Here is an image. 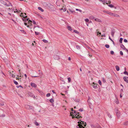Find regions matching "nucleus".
Wrapping results in <instances>:
<instances>
[{
	"label": "nucleus",
	"mask_w": 128,
	"mask_h": 128,
	"mask_svg": "<svg viewBox=\"0 0 128 128\" xmlns=\"http://www.w3.org/2000/svg\"><path fill=\"white\" fill-rule=\"evenodd\" d=\"M30 85L36 88L37 86L34 83L31 82L30 84Z\"/></svg>",
	"instance_id": "0eeeda50"
},
{
	"label": "nucleus",
	"mask_w": 128,
	"mask_h": 128,
	"mask_svg": "<svg viewBox=\"0 0 128 128\" xmlns=\"http://www.w3.org/2000/svg\"><path fill=\"white\" fill-rule=\"evenodd\" d=\"M102 81L104 83H105L106 82V80L104 78H102Z\"/></svg>",
	"instance_id": "de8ad7c7"
},
{
	"label": "nucleus",
	"mask_w": 128,
	"mask_h": 128,
	"mask_svg": "<svg viewBox=\"0 0 128 128\" xmlns=\"http://www.w3.org/2000/svg\"><path fill=\"white\" fill-rule=\"evenodd\" d=\"M104 12L106 14H109L111 16L112 15V13H111L110 12H108V11H104Z\"/></svg>",
	"instance_id": "ddd939ff"
},
{
	"label": "nucleus",
	"mask_w": 128,
	"mask_h": 128,
	"mask_svg": "<svg viewBox=\"0 0 128 128\" xmlns=\"http://www.w3.org/2000/svg\"><path fill=\"white\" fill-rule=\"evenodd\" d=\"M5 6H10V5L9 4H7L6 3V5H5Z\"/></svg>",
	"instance_id": "338daca9"
},
{
	"label": "nucleus",
	"mask_w": 128,
	"mask_h": 128,
	"mask_svg": "<svg viewBox=\"0 0 128 128\" xmlns=\"http://www.w3.org/2000/svg\"><path fill=\"white\" fill-rule=\"evenodd\" d=\"M5 116V114H2L0 115V117H4Z\"/></svg>",
	"instance_id": "a18cd8bd"
},
{
	"label": "nucleus",
	"mask_w": 128,
	"mask_h": 128,
	"mask_svg": "<svg viewBox=\"0 0 128 128\" xmlns=\"http://www.w3.org/2000/svg\"><path fill=\"white\" fill-rule=\"evenodd\" d=\"M115 103L117 104H118L119 103L118 100H116V101Z\"/></svg>",
	"instance_id": "603ef678"
},
{
	"label": "nucleus",
	"mask_w": 128,
	"mask_h": 128,
	"mask_svg": "<svg viewBox=\"0 0 128 128\" xmlns=\"http://www.w3.org/2000/svg\"><path fill=\"white\" fill-rule=\"evenodd\" d=\"M10 76L13 78H14L15 77V75L14 74H13L10 73Z\"/></svg>",
	"instance_id": "393cba45"
},
{
	"label": "nucleus",
	"mask_w": 128,
	"mask_h": 128,
	"mask_svg": "<svg viewBox=\"0 0 128 128\" xmlns=\"http://www.w3.org/2000/svg\"><path fill=\"white\" fill-rule=\"evenodd\" d=\"M35 34L36 35H38L40 34V33L38 32H35Z\"/></svg>",
	"instance_id": "4c0bfd02"
},
{
	"label": "nucleus",
	"mask_w": 128,
	"mask_h": 128,
	"mask_svg": "<svg viewBox=\"0 0 128 128\" xmlns=\"http://www.w3.org/2000/svg\"><path fill=\"white\" fill-rule=\"evenodd\" d=\"M76 11H79L80 12H82V10H80V9H77V8L76 9Z\"/></svg>",
	"instance_id": "c03bdc74"
},
{
	"label": "nucleus",
	"mask_w": 128,
	"mask_h": 128,
	"mask_svg": "<svg viewBox=\"0 0 128 128\" xmlns=\"http://www.w3.org/2000/svg\"><path fill=\"white\" fill-rule=\"evenodd\" d=\"M50 102L52 103L54 102V100L52 98H51L50 100Z\"/></svg>",
	"instance_id": "cd10ccee"
},
{
	"label": "nucleus",
	"mask_w": 128,
	"mask_h": 128,
	"mask_svg": "<svg viewBox=\"0 0 128 128\" xmlns=\"http://www.w3.org/2000/svg\"><path fill=\"white\" fill-rule=\"evenodd\" d=\"M120 47L124 50H125V49H126V48L123 44H121L120 45Z\"/></svg>",
	"instance_id": "4468645a"
},
{
	"label": "nucleus",
	"mask_w": 128,
	"mask_h": 128,
	"mask_svg": "<svg viewBox=\"0 0 128 128\" xmlns=\"http://www.w3.org/2000/svg\"><path fill=\"white\" fill-rule=\"evenodd\" d=\"M94 20L95 21H96L98 22H101V20L99 19L96 18L94 19Z\"/></svg>",
	"instance_id": "dca6fc26"
},
{
	"label": "nucleus",
	"mask_w": 128,
	"mask_h": 128,
	"mask_svg": "<svg viewBox=\"0 0 128 128\" xmlns=\"http://www.w3.org/2000/svg\"><path fill=\"white\" fill-rule=\"evenodd\" d=\"M42 41L45 43H47L48 42V41L45 39H44L42 40Z\"/></svg>",
	"instance_id": "c85d7f7f"
},
{
	"label": "nucleus",
	"mask_w": 128,
	"mask_h": 128,
	"mask_svg": "<svg viewBox=\"0 0 128 128\" xmlns=\"http://www.w3.org/2000/svg\"><path fill=\"white\" fill-rule=\"evenodd\" d=\"M115 110L116 112V114L118 117H120V114L119 111L118 110V109L116 108Z\"/></svg>",
	"instance_id": "7ed1b4c3"
},
{
	"label": "nucleus",
	"mask_w": 128,
	"mask_h": 128,
	"mask_svg": "<svg viewBox=\"0 0 128 128\" xmlns=\"http://www.w3.org/2000/svg\"><path fill=\"white\" fill-rule=\"evenodd\" d=\"M28 95L30 97H33L35 99V96L34 95L32 92H28Z\"/></svg>",
	"instance_id": "20e7f679"
},
{
	"label": "nucleus",
	"mask_w": 128,
	"mask_h": 128,
	"mask_svg": "<svg viewBox=\"0 0 128 128\" xmlns=\"http://www.w3.org/2000/svg\"><path fill=\"white\" fill-rule=\"evenodd\" d=\"M16 11H14V12H15V13L17 12V13H20V12H21V11L20 10H17V9H16Z\"/></svg>",
	"instance_id": "a878e982"
},
{
	"label": "nucleus",
	"mask_w": 128,
	"mask_h": 128,
	"mask_svg": "<svg viewBox=\"0 0 128 128\" xmlns=\"http://www.w3.org/2000/svg\"><path fill=\"white\" fill-rule=\"evenodd\" d=\"M54 58L55 60H58L60 58L59 56L55 55L54 56Z\"/></svg>",
	"instance_id": "6e6552de"
},
{
	"label": "nucleus",
	"mask_w": 128,
	"mask_h": 128,
	"mask_svg": "<svg viewBox=\"0 0 128 128\" xmlns=\"http://www.w3.org/2000/svg\"><path fill=\"white\" fill-rule=\"evenodd\" d=\"M124 73L125 74H126L127 75H128V72H126V71H125L124 72Z\"/></svg>",
	"instance_id": "a19ab883"
},
{
	"label": "nucleus",
	"mask_w": 128,
	"mask_h": 128,
	"mask_svg": "<svg viewBox=\"0 0 128 128\" xmlns=\"http://www.w3.org/2000/svg\"><path fill=\"white\" fill-rule=\"evenodd\" d=\"M124 41L125 42H128V40L126 39H124Z\"/></svg>",
	"instance_id": "864d4df0"
},
{
	"label": "nucleus",
	"mask_w": 128,
	"mask_h": 128,
	"mask_svg": "<svg viewBox=\"0 0 128 128\" xmlns=\"http://www.w3.org/2000/svg\"><path fill=\"white\" fill-rule=\"evenodd\" d=\"M102 2L103 3H106V4H108V3H107V1L106 0H102Z\"/></svg>",
	"instance_id": "c756f323"
},
{
	"label": "nucleus",
	"mask_w": 128,
	"mask_h": 128,
	"mask_svg": "<svg viewBox=\"0 0 128 128\" xmlns=\"http://www.w3.org/2000/svg\"><path fill=\"white\" fill-rule=\"evenodd\" d=\"M89 18L91 20H93L94 19V17L93 16H91L89 17Z\"/></svg>",
	"instance_id": "412c9836"
},
{
	"label": "nucleus",
	"mask_w": 128,
	"mask_h": 128,
	"mask_svg": "<svg viewBox=\"0 0 128 128\" xmlns=\"http://www.w3.org/2000/svg\"><path fill=\"white\" fill-rule=\"evenodd\" d=\"M16 87L18 88H19V87H21L22 88H23V87L21 85H20L18 86H16Z\"/></svg>",
	"instance_id": "37998d69"
},
{
	"label": "nucleus",
	"mask_w": 128,
	"mask_h": 128,
	"mask_svg": "<svg viewBox=\"0 0 128 128\" xmlns=\"http://www.w3.org/2000/svg\"><path fill=\"white\" fill-rule=\"evenodd\" d=\"M107 114L108 117L110 118H112V116L108 112H107Z\"/></svg>",
	"instance_id": "2eb2a0df"
},
{
	"label": "nucleus",
	"mask_w": 128,
	"mask_h": 128,
	"mask_svg": "<svg viewBox=\"0 0 128 128\" xmlns=\"http://www.w3.org/2000/svg\"><path fill=\"white\" fill-rule=\"evenodd\" d=\"M114 33L115 31L113 29L111 30V33L112 37H113L114 36Z\"/></svg>",
	"instance_id": "1a4fd4ad"
},
{
	"label": "nucleus",
	"mask_w": 128,
	"mask_h": 128,
	"mask_svg": "<svg viewBox=\"0 0 128 128\" xmlns=\"http://www.w3.org/2000/svg\"><path fill=\"white\" fill-rule=\"evenodd\" d=\"M6 0V1H7V2H9V4L11 6H12V5L11 4L10 2H8V0Z\"/></svg>",
	"instance_id": "e2e57ef3"
},
{
	"label": "nucleus",
	"mask_w": 128,
	"mask_h": 128,
	"mask_svg": "<svg viewBox=\"0 0 128 128\" xmlns=\"http://www.w3.org/2000/svg\"><path fill=\"white\" fill-rule=\"evenodd\" d=\"M13 82L14 84H16V85H17L18 84V83L15 80H14Z\"/></svg>",
	"instance_id": "7c9ffc66"
},
{
	"label": "nucleus",
	"mask_w": 128,
	"mask_h": 128,
	"mask_svg": "<svg viewBox=\"0 0 128 128\" xmlns=\"http://www.w3.org/2000/svg\"><path fill=\"white\" fill-rule=\"evenodd\" d=\"M108 6L110 8H113L114 7V6L112 4H110L108 5Z\"/></svg>",
	"instance_id": "e433bc0d"
},
{
	"label": "nucleus",
	"mask_w": 128,
	"mask_h": 128,
	"mask_svg": "<svg viewBox=\"0 0 128 128\" xmlns=\"http://www.w3.org/2000/svg\"><path fill=\"white\" fill-rule=\"evenodd\" d=\"M102 37H103V36L105 37L106 36V35H105V34H103L102 35Z\"/></svg>",
	"instance_id": "680f3d73"
},
{
	"label": "nucleus",
	"mask_w": 128,
	"mask_h": 128,
	"mask_svg": "<svg viewBox=\"0 0 128 128\" xmlns=\"http://www.w3.org/2000/svg\"><path fill=\"white\" fill-rule=\"evenodd\" d=\"M109 39H110L111 41H113V40L112 39V38L110 37V36H109Z\"/></svg>",
	"instance_id": "69168bd1"
},
{
	"label": "nucleus",
	"mask_w": 128,
	"mask_h": 128,
	"mask_svg": "<svg viewBox=\"0 0 128 128\" xmlns=\"http://www.w3.org/2000/svg\"><path fill=\"white\" fill-rule=\"evenodd\" d=\"M69 10L72 13L75 12V11L72 9H70Z\"/></svg>",
	"instance_id": "aec40b11"
},
{
	"label": "nucleus",
	"mask_w": 128,
	"mask_h": 128,
	"mask_svg": "<svg viewBox=\"0 0 128 128\" xmlns=\"http://www.w3.org/2000/svg\"><path fill=\"white\" fill-rule=\"evenodd\" d=\"M124 124L126 126L128 125V121H126L124 123Z\"/></svg>",
	"instance_id": "bb28decb"
},
{
	"label": "nucleus",
	"mask_w": 128,
	"mask_h": 128,
	"mask_svg": "<svg viewBox=\"0 0 128 128\" xmlns=\"http://www.w3.org/2000/svg\"><path fill=\"white\" fill-rule=\"evenodd\" d=\"M98 82L100 86L102 85V83L101 81L100 80H98Z\"/></svg>",
	"instance_id": "79ce46f5"
},
{
	"label": "nucleus",
	"mask_w": 128,
	"mask_h": 128,
	"mask_svg": "<svg viewBox=\"0 0 128 128\" xmlns=\"http://www.w3.org/2000/svg\"><path fill=\"white\" fill-rule=\"evenodd\" d=\"M50 95V93H48L46 95V96L47 97H49Z\"/></svg>",
	"instance_id": "49530a36"
},
{
	"label": "nucleus",
	"mask_w": 128,
	"mask_h": 128,
	"mask_svg": "<svg viewBox=\"0 0 128 128\" xmlns=\"http://www.w3.org/2000/svg\"><path fill=\"white\" fill-rule=\"evenodd\" d=\"M123 79L124 81L126 82V83H128V80L127 79L126 76L124 77Z\"/></svg>",
	"instance_id": "9b49d317"
},
{
	"label": "nucleus",
	"mask_w": 128,
	"mask_h": 128,
	"mask_svg": "<svg viewBox=\"0 0 128 128\" xmlns=\"http://www.w3.org/2000/svg\"><path fill=\"white\" fill-rule=\"evenodd\" d=\"M38 9L41 11V12H43L44 11V10L40 7H39L38 8Z\"/></svg>",
	"instance_id": "f3484780"
},
{
	"label": "nucleus",
	"mask_w": 128,
	"mask_h": 128,
	"mask_svg": "<svg viewBox=\"0 0 128 128\" xmlns=\"http://www.w3.org/2000/svg\"><path fill=\"white\" fill-rule=\"evenodd\" d=\"M78 124L76 126L77 128H85L83 126H86V122L81 121V122H78Z\"/></svg>",
	"instance_id": "f257e3e1"
},
{
	"label": "nucleus",
	"mask_w": 128,
	"mask_h": 128,
	"mask_svg": "<svg viewBox=\"0 0 128 128\" xmlns=\"http://www.w3.org/2000/svg\"><path fill=\"white\" fill-rule=\"evenodd\" d=\"M4 105V103L3 102H1L0 103V106H3Z\"/></svg>",
	"instance_id": "c9c22d12"
},
{
	"label": "nucleus",
	"mask_w": 128,
	"mask_h": 128,
	"mask_svg": "<svg viewBox=\"0 0 128 128\" xmlns=\"http://www.w3.org/2000/svg\"><path fill=\"white\" fill-rule=\"evenodd\" d=\"M25 108L28 109H30L33 110L34 108V107L33 106H30L28 104H26L25 105Z\"/></svg>",
	"instance_id": "f03ea898"
},
{
	"label": "nucleus",
	"mask_w": 128,
	"mask_h": 128,
	"mask_svg": "<svg viewBox=\"0 0 128 128\" xmlns=\"http://www.w3.org/2000/svg\"><path fill=\"white\" fill-rule=\"evenodd\" d=\"M93 84H94V86H93V87L94 88H95V89H96V88H98V87L97 86H96V85H95V84L94 83V82H93Z\"/></svg>",
	"instance_id": "5701e85b"
},
{
	"label": "nucleus",
	"mask_w": 128,
	"mask_h": 128,
	"mask_svg": "<svg viewBox=\"0 0 128 128\" xmlns=\"http://www.w3.org/2000/svg\"><path fill=\"white\" fill-rule=\"evenodd\" d=\"M76 48L78 50H80V47L78 45H77L76 46Z\"/></svg>",
	"instance_id": "72a5a7b5"
},
{
	"label": "nucleus",
	"mask_w": 128,
	"mask_h": 128,
	"mask_svg": "<svg viewBox=\"0 0 128 128\" xmlns=\"http://www.w3.org/2000/svg\"><path fill=\"white\" fill-rule=\"evenodd\" d=\"M28 25H29V26H30L32 25V23L28 22Z\"/></svg>",
	"instance_id": "6e6d98bb"
},
{
	"label": "nucleus",
	"mask_w": 128,
	"mask_h": 128,
	"mask_svg": "<svg viewBox=\"0 0 128 128\" xmlns=\"http://www.w3.org/2000/svg\"><path fill=\"white\" fill-rule=\"evenodd\" d=\"M79 113L78 112L77 113H76L75 114V118H79L80 117H81V116H80L79 115H78V114H79Z\"/></svg>",
	"instance_id": "423d86ee"
},
{
	"label": "nucleus",
	"mask_w": 128,
	"mask_h": 128,
	"mask_svg": "<svg viewBox=\"0 0 128 128\" xmlns=\"http://www.w3.org/2000/svg\"><path fill=\"white\" fill-rule=\"evenodd\" d=\"M85 20L86 22H88L89 21V20L88 19V18H86Z\"/></svg>",
	"instance_id": "8fccbe9b"
},
{
	"label": "nucleus",
	"mask_w": 128,
	"mask_h": 128,
	"mask_svg": "<svg viewBox=\"0 0 128 128\" xmlns=\"http://www.w3.org/2000/svg\"><path fill=\"white\" fill-rule=\"evenodd\" d=\"M71 110L72 111V112L70 113L71 114L72 113L73 114V112H74V113H76V111L75 110H73V108H71Z\"/></svg>",
	"instance_id": "4be33fe9"
},
{
	"label": "nucleus",
	"mask_w": 128,
	"mask_h": 128,
	"mask_svg": "<svg viewBox=\"0 0 128 128\" xmlns=\"http://www.w3.org/2000/svg\"><path fill=\"white\" fill-rule=\"evenodd\" d=\"M122 40H123V38H120V40H119V42H120L121 43H122Z\"/></svg>",
	"instance_id": "2f4dec72"
},
{
	"label": "nucleus",
	"mask_w": 128,
	"mask_h": 128,
	"mask_svg": "<svg viewBox=\"0 0 128 128\" xmlns=\"http://www.w3.org/2000/svg\"><path fill=\"white\" fill-rule=\"evenodd\" d=\"M68 82L69 83L71 81V78H68Z\"/></svg>",
	"instance_id": "ea45409f"
},
{
	"label": "nucleus",
	"mask_w": 128,
	"mask_h": 128,
	"mask_svg": "<svg viewBox=\"0 0 128 128\" xmlns=\"http://www.w3.org/2000/svg\"><path fill=\"white\" fill-rule=\"evenodd\" d=\"M28 22H31V23H32V21L30 20H28Z\"/></svg>",
	"instance_id": "0e129e2a"
},
{
	"label": "nucleus",
	"mask_w": 128,
	"mask_h": 128,
	"mask_svg": "<svg viewBox=\"0 0 128 128\" xmlns=\"http://www.w3.org/2000/svg\"><path fill=\"white\" fill-rule=\"evenodd\" d=\"M67 28L70 31H71V30H72V28L70 26H67Z\"/></svg>",
	"instance_id": "6ab92c4d"
},
{
	"label": "nucleus",
	"mask_w": 128,
	"mask_h": 128,
	"mask_svg": "<svg viewBox=\"0 0 128 128\" xmlns=\"http://www.w3.org/2000/svg\"><path fill=\"white\" fill-rule=\"evenodd\" d=\"M0 2L2 3V4L4 5H6V2H4L3 0H0Z\"/></svg>",
	"instance_id": "f8f14e48"
},
{
	"label": "nucleus",
	"mask_w": 128,
	"mask_h": 128,
	"mask_svg": "<svg viewBox=\"0 0 128 128\" xmlns=\"http://www.w3.org/2000/svg\"><path fill=\"white\" fill-rule=\"evenodd\" d=\"M39 74L40 76H42V74L41 72H40L39 73Z\"/></svg>",
	"instance_id": "13d9d810"
},
{
	"label": "nucleus",
	"mask_w": 128,
	"mask_h": 128,
	"mask_svg": "<svg viewBox=\"0 0 128 128\" xmlns=\"http://www.w3.org/2000/svg\"><path fill=\"white\" fill-rule=\"evenodd\" d=\"M66 8H64V9H63V11L64 12H65L66 11Z\"/></svg>",
	"instance_id": "052dcab7"
},
{
	"label": "nucleus",
	"mask_w": 128,
	"mask_h": 128,
	"mask_svg": "<svg viewBox=\"0 0 128 128\" xmlns=\"http://www.w3.org/2000/svg\"><path fill=\"white\" fill-rule=\"evenodd\" d=\"M24 18H22V20L25 22H26L27 21H28V18H26L27 17V16H23Z\"/></svg>",
	"instance_id": "39448f33"
},
{
	"label": "nucleus",
	"mask_w": 128,
	"mask_h": 128,
	"mask_svg": "<svg viewBox=\"0 0 128 128\" xmlns=\"http://www.w3.org/2000/svg\"><path fill=\"white\" fill-rule=\"evenodd\" d=\"M22 32L24 33V34H26V32H25V31L24 30H22Z\"/></svg>",
	"instance_id": "4d7b16f0"
},
{
	"label": "nucleus",
	"mask_w": 128,
	"mask_h": 128,
	"mask_svg": "<svg viewBox=\"0 0 128 128\" xmlns=\"http://www.w3.org/2000/svg\"><path fill=\"white\" fill-rule=\"evenodd\" d=\"M52 92H53L54 93L56 94V93L54 92V91L53 90H52Z\"/></svg>",
	"instance_id": "774afa93"
},
{
	"label": "nucleus",
	"mask_w": 128,
	"mask_h": 128,
	"mask_svg": "<svg viewBox=\"0 0 128 128\" xmlns=\"http://www.w3.org/2000/svg\"><path fill=\"white\" fill-rule=\"evenodd\" d=\"M34 124H35V125L36 126H38L39 125V124H38V123L36 121L34 122Z\"/></svg>",
	"instance_id": "473e14b6"
},
{
	"label": "nucleus",
	"mask_w": 128,
	"mask_h": 128,
	"mask_svg": "<svg viewBox=\"0 0 128 128\" xmlns=\"http://www.w3.org/2000/svg\"><path fill=\"white\" fill-rule=\"evenodd\" d=\"M79 110L80 112H82L83 111V109L80 108Z\"/></svg>",
	"instance_id": "bf43d9fd"
},
{
	"label": "nucleus",
	"mask_w": 128,
	"mask_h": 128,
	"mask_svg": "<svg viewBox=\"0 0 128 128\" xmlns=\"http://www.w3.org/2000/svg\"><path fill=\"white\" fill-rule=\"evenodd\" d=\"M111 16H115L116 17H119V16L118 15V14H114V13H112V14L111 15Z\"/></svg>",
	"instance_id": "9d476101"
},
{
	"label": "nucleus",
	"mask_w": 128,
	"mask_h": 128,
	"mask_svg": "<svg viewBox=\"0 0 128 128\" xmlns=\"http://www.w3.org/2000/svg\"><path fill=\"white\" fill-rule=\"evenodd\" d=\"M105 46L106 48H109L110 46L108 44H106L105 45Z\"/></svg>",
	"instance_id": "f704fd0d"
},
{
	"label": "nucleus",
	"mask_w": 128,
	"mask_h": 128,
	"mask_svg": "<svg viewBox=\"0 0 128 128\" xmlns=\"http://www.w3.org/2000/svg\"><path fill=\"white\" fill-rule=\"evenodd\" d=\"M73 31L74 32L77 34H78L79 33L76 30H73Z\"/></svg>",
	"instance_id": "58836bf2"
},
{
	"label": "nucleus",
	"mask_w": 128,
	"mask_h": 128,
	"mask_svg": "<svg viewBox=\"0 0 128 128\" xmlns=\"http://www.w3.org/2000/svg\"><path fill=\"white\" fill-rule=\"evenodd\" d=\"M110 53L111 54L113 55L114 54V52L113 51H110Z\"/></svg>",
	"instance_id": "3c124183"
},
{
	"label": "nucleus",
	"mask_w": 128,
	"mask_h": 128,
	"mask_svg": "<svg viewBox=\"0 0 128 128\" xmlns=\"http://www.w3.org/2000/svg\"><path fill=\"white\" fill-rule=\"evenodd\" d=\"M33 23L34 24H35V25L37 24L35 21H34V20H33Z\"/></svg>",
	"instance_id": "5fc2aeb1"
},
{
	"label": "nucleus",
	"mask_w": 128,
	"mask_h": 128,
	"mask_svg": "<svg viewBox=\"0 0 128 128\" xmlns=\"http://www.w3.org/2000/svg\"><path fill=\"white\" fill-rule=\"evenodd\" d=\"M24 25L26 26L27 27H28V28H30V26H29V25H28V24H27V23H26V22H24Z\"/></svg>",
	"instance_id": "b1692460"
},
{
	"label": "nucleus",
	"mask_w": 128,
	"mask_h": 128,
	"mask_svg": "<svg viewBox=\"0 0 128 128\" xmlns=\"http://www.w3.org/2000/svg\"><path fill=\"white\" fill-rule=\"evenodd\" d=\"M116 69L117 71H118L120 70L119 67L118 66H115Z\"/></svg>",
	"instance_id": "a211bd4d"
},
{
	"label": "nucleus",
	"mask_w": 128,
	"mask_h": 128,
	"mask_svg": "<svg viewBox=\"0 0 128 128\" xmlns=\"http://www.w3.org/2000/svg\"><path fill=\"white\" fill-rule=\"evenodd\" d=\"M120 54L121 55H123V53L122 51H121L120 52Z\"/></svg>",
	"instance_id": "09e8293b"
}]
</instances>
